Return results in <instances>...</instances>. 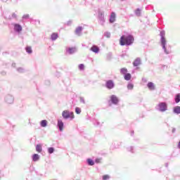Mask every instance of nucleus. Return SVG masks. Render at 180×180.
Listing matches in <instances>:
<instances>
[{"instance_id": "5", "label": "nucleus", "mask_w": 180, "mask_h": 180, "mask_svg": "<svg viewBox=\"0 0 180 180\" xmlns=\"http://www.w3.org/2000/svg\"><path fill=\"white\" fill-rule=\"evenodd\" d=\"M105 85L108 89H112V88H114V86H115V84L113 83V81H112V80L107 81Z\"/></svg>"}, {"instance_id": "21", "label": "nucleus", "mask_w": 180, "mask_h": 180, "mask_svg": "<svg viewBox=\"0 0 180 180\" xmlns=\"http://www.w3.org/2000/svg\"><path fill=\"white\" fill-rule=\"evenodd\" d=\"M120 72L121 74H122L123 75H125L126 74H127V69H126L125 68H122L120 70Z\"/></svg>"}, {"instance_id": "10", "label": "nucleus", "mask_w": 180, "mask_h": 180, "mask_svg": "<svg viewBox=\"0 0 180 180\" xmlns=\"http://www.w3.org/2000/svg\"><path fill=\"white\" fill-rule=\"evenodd\" d=\"M148 88L149 89H150V91H154V89H155V86L154 85V83L148 82Z\"/></svg>"}, {"instance_id": "7", "label": "nucleus", "mask_w": 180, "mask_h": 180, "mask_svg": "<svg viewBox=\"0 0 180 180\" xmlns=\"http://www.w3.org/2000/svg\"><path fill=\"white\" fill-rule=\"evenodd\" d=\"M14 30H15V32H22V26H20V25L19 24H15L14 25Z\"/></svg>"}, {"instance_id": "29", "label": "nucleus", "mask_w": 180, "mask_h": 180, "mask_svg": "<svg viewBox=\"0 0 180 180\" xmlns=\"http://www.w3.org/2000/svg\"><path fill=\"white\" fill-rule=\"evenodd\" d=\"M133 88H134V85H133V84H129L127 85V89H133Z\"/></svg>"}, {"instance_id": "27", "label": "nucleus", "mask_w": 180, "mask_h": 180, "mask_svg": "<svg viewBox=\"0 0 180 180\" xmlns=\"http://www.w3.org/2000/svg\"><path fill=\"white\" fill-rule=\"evenodd\" d=\"M109 178H110L109 174H105L103 176V180H108V179H109Z\"/></svg>"}, {"instance_id": "11", "label": "nucleus", "mask_w": 180, "mask_h": 180, "mask_svg": "<svg viewBox=\"0 0 180 180\" xmlns=\"http://www.w3.org/2000/svg\"><path fill=\"white\" fill-rule=\"evenodd\" d=\"M51 40H57L58 39V34L57 32H53L51 36Z\"/></svg>"}, {"instance_id": "20", "label": "nucleus", "mask_w": 180, "mask_h": 180, "mask_svg": "<svg viewBox=\"0 0 180 180\" xmlns=\"http://www.w3.org/2000/svg\"><path fill=\"white\" fill-rule=\"evenodd\" d=\"M41 127H46L47 126V120H44L41 122Z\"/></svg>"}, {"instance_id": "26", "label": "nucleus", "mask_w": 180, "mask_h": 180, "mask_svg": "<svg viewBox=\"0 0 180 180\" xmlns=\"http://www.w3.org/2000/svg\"><path fill=\"white\" fill-rule=\"evenodd\" d=\"M84 68H85V65H84V64H79V70H80L81 71L84 70Z\"/></svg>"}, {"instance_id": "31", "label": "nucleus", "mask_w": 180, "mask_h": 180, "mask_svg": "<svg viewBox=\"0 0 180 180\" xmlns=\"http://www.w3.org/2000/svg\"><path fill=\"white\" fill-rule=\"evenodd\" d=\"M136 15H140V10H136Z\"/></svg>"}, {"instance_id": "25", "label": "nucleus", "mask_w": 180, "mask_h": 180, "mask_svg": "<svg viewBox=\"0 0 180 180\" xmlns=\"http://www.w3.org/2000/svg\"><path fill=\"white\" fill-rule=\"evenodd\" d=\"M48 153H49V154H53V153H54V148H49Z\"/></svg>"}, {"instance_id": "16", "label": "nucleus", "mask_w": 180, "mask_h": 180, "mask_svg": "<svg viewBox=\"0 0 180 180\" xmlns=\"http://www.w3.org/2000/svg\"><path fill=\"white\" fill-rule=\"evenodd\" d=\"M124 79L126 81H130V79H131V75L130 73H126L124 75Z\"/></svg>"}, {"instance_id": "17", "label": "nucleus", "mask_w": 180, "mask_h": 180, "mask_svg": "<svg viewBox=\"0 0 180 180\" xmlns=\"http://www.w3.org/2000/svg\"><path fill=\"white\" fill-rule=\"evenodd\" d=\"M161 43H162V48L165 50V43H166L165 37H162Z\"/></svg>"}, {"instance_id": "1", "label": "nucleus", "mask_w": 180, "mask_h": 180, "mask_svg": "<svg viewBox=\"0 0 180 180\" xmlns=\"http://www.w3.org/2000/svg\"><path fill=\"white\" fill-rule=\"evenodd\" d=\"M134 41V37L132 35H123L120 39V46H130L133 44Z\"/></svg>"}, {"instance_id": "14", "label": "nucleus", "mask_w": 180, "mask_h": 180, "mask_svg": "<svg viewBox=\"0 0 180 180\" xmlns=\"http://www.w3.org/2000/svg\"><path fill=\"white\" fill-rule=\"evenodd\" d=\"M77 51V48L72 47L68 49V53L69 54H74Z\"/></svg>"}, {"instance_id": "24", "label": "nucleus", "mask_w": 180, "mask_h": 180, "mask_svg": "<svg viewBox=\"0 0 180 180\" xmlns=\"http://www.w3.org/2000/svg\"><path fill=\"white\" fill-rule=\"evenodd\" d=\"M26 51H27V53H28L29 54H31V53H32V47L27 46V47L26 48Z\"/></svg>"}, {"instance_id": "15", "label": "nucleus", "mask_w": 180, "mask_h": 180, "mask_svg": "<svg viewBox=\"0 0 180 180\" xmlns=\"http://www.w3.org/2000/svg\"><path fill=\"white\" fill-rule=\"evenodd\" d=\"M39 159L40 157L37 154H34L32 155V161H34V162H36V161H39Z\"/></svg>"}, {"instance_id": "23", "label": "nucleus", "mask_w": 180, "mask_h": 180, "mask_svg": "<svg viewBox=\"0 0 180 180\" xmlns=\"http://www.w3.org/2000/svg\"><path fill=\"white\" fill-rule=\"evenodd\" d=\"M87 162H88L89 165H95V162L91 159H88Z\"/></svg>"}, {"instance_id": "30", "label": "nucleus", "mask_w": 180, "mask_h": 180, "mask_svg": "<svg viewBox=\"0 0 180 180\" xmlns=\"http://www.w3.org/2000/svg\"><path fill=\"white\" fill-rule=\"evenodd\" d=\"M75 112H76V113H77V115H79V113H81V108L77 107V108H75Z\"/></svg>"}, {"instance_id": "8", "label": "nucleus", "mask_w": 180, "mask_h": 180, "mask_svg": "<svg viewBox=\"0 0 180 180\" xmlns=\"http://www.w3.org/2000/svg\"><path fill=\"white\" fill-rule=\"evenodd\" d=\"M140 64H141V60H140V58H136L133 63V65L134 67H139Z\"/></svg>"}, {"instance_id": "22", "label": "nucleus", "mask_w": 180, "mask_h": 180, "mask_svg": "<svg viewBox=\"0 0 180 180\" xmlns=\"http://www.w3.org/2000/svg\"><path fill=\"white\" fill-rule=\"evenodd\" d=\"M174 113L179 114L180 113V107L176 106V108H174Z\"/></svg>"}, {"instance_id": "9", "label": "nucleus", "mask_w": 180, "mask_h": 180, "mask_svg": "<svg viewBox=\"0 0 180 180\" xmlns=\"http://www.w3.org/2000/svg\"><path fill=\"white\" fill-rule=\"evenodd\" d=\"M58 126L59 129L60 130V131H63V130L64 129V123L63 122V121L58 120Z\"/></svg>"}, {"instance_id": "2", "label": "nucleus", "mask_w": 180, "mask_h": 180, "mask_svg": "<svg viewBox=\"0 0 180 180\" xmlns=\"http://www.w3.org/2000/svg\"><path fill=\"white\" fill-rule=\"evenodd\" d=\"M62 115L64 119H69V117H70L71 119H74V117H75V116L74 115V112H70V111L68 110H64L62 112Z\"/></svg>"}, {"instance_id": "28", "label": "nucleus", "mask_w": 180, "mask_h": 180, "mask_svg": "<svg viewBox=\"0 0 180 180\" xmlns=\"http://www.w3.org/2000/svg\"><path fill=\"white\" fill-rule=\"evenodd\" d=\"M96 164H101L102 162V158H97L95 160Z\"/></svg>"}, {"instance_id": "4", "label": "nucleus", "mask_w": 180, "mask_h": 180, "mask_svg": "<svg viewBox=\"0 0 180 180\" xmlns=\"http://www.w3.org/2000/svg\"><path fill=\"white\" fill-rule=\"evenodd\" d=\"M110 101L114 105H117V103H119V98H117V97L115 95H112L110 96Z\"/></svg>"}, {"instance_id": "6", "label": "nucleus", "mask_w": 180, "mask_h": 180, "mask_svg": "<svg viewBox=\"0 0 180 180\" xmlns=\"http://www.w3.org/2000/svg\"><path fill=\"white\" fill-rule=\"evenodd\" d=\"M116 20V14L115 13H112L110 17V23H113Z\"/></svg>"}, {"instance_id": "12", "label": "nucleus", "mask_w": 180, "mask_h": 180, "mask_svg": "<svg viewBox=\"0 0 180 180\" xmlns=\"http://www.w3.org/2000/svg\"><path fill=\"white\" fill-rule=\"evenodd\" d=\"M91 51L94 53H99V48L97 46H93L91 48Z\"/></svg>"}, {"instance_id": "18", "label": "nucleus", "mask_w": 180, "mask_h": 180, "mask_svg": "<svg viewBox=\"0 0 180 180\" xmlns=\"http://www.w3.org/2000/svg\"><path fill=\"white\" fill-rule=\"evenodd\" d=\"M176 103H179L180 102V94H178L176 95V97L174 98Z\"/></svg>"}, {"instance_id": "32", "label": "nucleus", "mask_w": 180, "mask_h": 180, "mask_svg": "<svg viewBox=\"0 0 180 180\" xmlns=\"http://www.w3.org/2000/svg\"><path fill=\"white\" fill-rule=\"evenodd\" d=\"M178 147L180 148V141H179Z\"/></svg>"}, {"instance_id": "3", "label": "nucleus", "mask_w": 180, "mask_h": 180, "mask_svg": "<svg viewBox=\"0 0 180 180\" xmlns=\"http://www.w3.org/2000/svg\"><path fill=\"white\" fill-rule=\"evenodd\" d=\"M159 108L160 112H165L167 110V103H160L159 105Z\"/></svg>"}, {"instance_id": "13", "label": "nucleus", "mask_w": 180, "mask_h": 180, "mask_svg": "<svg viewBox=\"0 0 180 180\" xmlns=\"http://www.w3.org/2000/svg\"><path fill=\"white\" fill-rule=\"evenodd\" d=\"M36 151L37 153H41V151H43V148H41V144H37L36 146Z\"/></svg>"}, {"instance_id": "19", "label": "nucleus", "mask_w": 180, "mask_h": 180, "mask_svg": "<svg viewBox=\"0 0 180 180\" xmlns=\"http://www.w3.org/2000/svg\"><path fill=\"white\" fill-rule=\"evenodd\" d=\"M81 32H82V27H78L77 28H76V30H75L76 34H79Z\"/></svg>"}]
</instances>
